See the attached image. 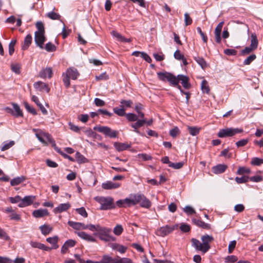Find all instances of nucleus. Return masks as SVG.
<instances>
[{
	"instance_id": "obj_49",
	"label": "nucleus",
	"mask_w": 263,
	"mask_h": 263,
	"mask_svg": "<svg viewBox=\"0 0 263 263\" xmlns=\"http://www.w3.org/2000/svg\"><path fill=\"white\" fill-rule=\"evenodd\" d=\"M263 163V159L258 157H254L251 161V164L253 165L259 166Z\"/></svg>"
},
{
	"instance_id": "obj_10",
	"label": "nucleus",
	"mask_w": 263,
	"mask_h": 263,
	"mask_svg": "<svg viewBox=\"0 0 263 263\" xmlns=\"http://www.w3.org/2000/svg\"><path fill=\"white\" fill-rule=\"evenodd\" d=\"M35 199V196H27L22 198V202H20L18 206L20 208H24L31 205Z\"/></svg>"
},
{
	"instance_id": "obj_56",
	"label": "nucleus",
	"mask_w": 263,
	"mask_h": 263,
	"mask_svg": "<svg viewBox=\"0 0 263 263\" xmlns=\"http://www.w3.org/2000/svg\"><path fill=\"white\" fill-rule=\"evenodd\" d=\"M11 69L12 71L15 72L16 74H19L21 72L20 69H21V66L20 64H12L11 65Z\"/></svg>"
},
{
	"instance_id": "obj_43",
	"label": "nucleus",
	"mask_w": 263,
	"mask_h": 263,
	"mask_svg": "<svg viewBox=\"0 0 263 263\" xmlns=\"http://www.w3.org/2000/svg\"><path fill=\"white\" fill-rule=\"evenodd\" d=\"M135 110L138 114V116L140 118H144V114L143 112L141 111L142 109H143V106L141 103H138L136 104L135 107Z\"/></svg>"
},
{
	"instance_id": "obj_39",
	"label": "nucleus",
	"mask_w": 263,
	"mask_h": 263,
	"mask_svg": "<svg viewBox=\"0 0 263 263\" xmlns=\"http://www.w3.org/2000/svg\"><path fill=\"white\" fill-rule=\"evenodd\" d=\"M75 157L77 161L79 163H84L88 162L87 159L81 155L79 152H77L75 154Z\"/></svg>"
},
{
	"instance_id": "obj_58",
	"label": "nucleus",
	"mask_w": 263,
	"mask_h": 263,
	"mask_svg": "<svg viewBox=\"0 0 263 263\" xmlns=\"http://www.w3.org/2000/svg\"><path fill=\"white\" fill-rule=\"evenodd\" d=\"M76 211L83 217L86 218L88 216V214L86 211L85 208L83 207L77 209Z\"/></svg>"
},
{
	"instance_id": "obj_44",
	"label": "nucleus",
	"mask_w": 263,
	"mask_h": 263,
	"mask_svg": "<svg viewBox=\"0 0 263 263\" xmlns=\"http://www.w3.org/2000/svg\"><path fill=\"white\" fill-rule=\"evenodd\" d=\"M47 16L49 17V18L53 20H60L61 16L60 14H59L57 13L54 12H48L46 14Z\"/></svg>"
},
{
	"instance_id": "obj_26",
	"label": "nucleus",
	"mask_w": 263,
	"mask_h": 263,
	"mask_svg": "<svg viewBox=\"0 0 263 263\" xmlns=\"http://www.w3.org/2000/svg\"><path fill=\"white\" fill-rule=\"evenodd\" d=\"M192 221L195 224L200 228L205 229H210V225L209 224L205 223L204 221H202L201 220L196 219L194 218L192 219Z\"/></svg>"
},
{
	"instance_id": "obj_9",
	"label": "nucleus",
	"mask_w": 263,
	"mask_h": 263,
	"mask_svg": "<svg viewBox=\"0 0 263 263\" xmlns=\"http://www.w3.org/2000/svg\"><path fill=\"white\" fill-rule=\"evenodd\" d=\"M68 224L73 229L77 230H80L81 229H89L90 230V227L92 226V224H85L83 223L74 222L72 221H69L68 222Z\"/></svg>"
},
{
	"instance_id": "obj_60",
	"label": "nucleus",
	"mask_w": 263,
	"mask_h": 263,
	"mask_svg": "<svg viewBox=\"0 0 263 263\" xmlns=\"http://www.w3.org/2000/svg\"><path fill=\"white\" fill-rule=\"evenodd\" d=\"M138 157L142 159L144 161L149 160L152 159V157L150 155L146 154H139L138 155Z\"/></svg>"
},
{
	"instance_id": "obj_7",
	"label": "nucleus",
	"mask_w": 263,
	"mask_h": 263,
	"mask_svg": "<svg viewBox=\"0 0 263 263\" xmlns=\"http://www.w3.org/2000/svg\"><path fill=\"white\" fill-rule=\"evenodd\" d=\"M178 227V224L173 226L166 225L160 228V229L157 231L156 234L158 236L164 237L172 233L175 229H177Z\"/></svg>"
},
{
	"instance_id": "obj_64",
	"label": "nucleus",
	"mask_w": 263,
	"mask_h": 263,
	"mask_svg": "<svg viewBox=\"0 0 263 263\" xmlns=\"http://www.w3.org/2000/svg\"><path fill=\"white\" fill-rule=\"evenodd\" d=\"M184 212L186 214L191 215L196 213L195 211L190 206H186L184 209Z\"/></svg>"
},
{
	"instance_id": "obj_4",
	"label": "nucleus",
	"mask_w": 263,
	"mask_h": 263,
	"mask_svg": "<svg viewBox=\"0 0 263 263\" xmlns=\"http://www.w3.org/2000/svg\"><path fill=\"white\" fill-rule=\"evenodd\" d=\"M95 199L101 204V210H107L115 208L114 199L110 197L97 196Z\"/></svg>"
},
{
	"instance_id": "obj_20",
	"label": "nucleus",
	"mask_w": 263,
	"mask_h": 263,
	"mask_svg": "<svg viewBox=\"0 0 263 263\" xmlns=\"http://www.w3.org/2000/svg\"><path fill=\"white\" fill-rule=\"evenodd\" d=\"M66 74L71 79L76 80L79 76V73L77 69L74 68H69L67 69Z\"/></svg>"
},
{
	"instance_id": "obj_50",
	"label": "nucleus",
	"mask_w": 263,
	"mask_h": 263,
	"mask_svg": "<svg viewBox=\"0 0 263 263\" xmlns=\"http://www.w3.org/2000/svg\"><path fill=\"white\" fill-rule=\"evenodd\" d=\"M16 41L15 40H12L9 45V53L12 55L14 51V46L15 45Z\"/></svg>"
},
{
	"instance_id": "obj_16",
	"label": "nucleus",
	"mask_w": 263,
	"mask_h": 263,
	"mask_svg": "<svg viewBox=\"0 0 263 263\" xmlns=\"http://www.w3.org/2000/svg\"><path fill=\"white\" fill-rule=\"evenodd\" d=\"M71 206L69 202L65 203L60 204L58 206L54 209L53 212L54 213H60L63 212H65L68 210Z\"/></svg>"
},
{
	"instance_id": "obj_61",
	"label": "nucleus",
	"mask_w": 263,
	"mask_h": 263,
	"mask_svg": "<svg viewBox=\"0 0 263 263\" xmlns=\"http://www.w3.org/2000/svg\"><path fill=\"white\" fill-rule=\"evenodd\" d=\"M255 50V49H253L251 46H248L245 47L242 51H241V54L243 55H247L252 52L253 51Z\"/></svg>"
},
{
	"instance_id": "obj_3",
	"label": "nucleus",
	"mask_w": 263,
	"mask_h": 263,
	"mask_svg": "<svg viewBox=\"0 0 263 263\" xmlns=\"http://www.w3.org/2000/svg\"><path fill=\"white\" fill-rule=\"evenodd\" d=\"M36 27L37 31L35 32V42L40 48L43 49V44L46 40L44 26L41 22H37Z\"/></svg>"
},
{
	"instance_id": "obj_51",
	"label": "nucleus",
	"mask_w": 263,
	"mask_h": 263,
	"mask_svg": "<svg viewBox=\"0 0 263 263\" xmlns=\"http://www.w3.org/2000/svg\"><path fill=\"white\" fill-rule=\"evenodd\" d=\"M249 180V177L248 176H242L241 177H236L235 178V181L237 183H243L247 182Z\"/></svg>"
},
{
	"instance_id": "obj_40",
	"label": "nucleus",
	"mask_w": 263,
	"mask_h": 263,
	"mask_svg": "<svg viewBox=\"0 0 263 263\" xmlns=\"http://www.w3.org/2000/svg\"><path fill=\"white\" fill-rule=\"evenodd\" d=\"M194 60L201 67L204 69L207 66V64L203 58L199 57H194Z\"/></svg>"
},
{
	"instance_id": "obj_32",
	"label": "nucleus",
	"mask_w": 263,
	"mask_h": 263,
	"mask_svg": "<svg viewBox=\"0 0 263 263\" xmlns=\"http://www.w3.org/2000/svg\"><path fill=\"white\" fill-rule=\"evenodd\" d=\"M12 104L13 107V116L17 117L23 116V112L20 106L16 103H12Z\"/></svg>"
},
{
	"instance_id": "obj_15",
	"label": "nucleus",
	"mask_w": 263,
	"mask_h": 263,
	"mask_svg": "<svg viewBox=\"0 0 263 263\" xmlns=\"http://www.w3.org/2000/svg\"><path fill=\"white\" fill-rule=\"evenodd\" d=\"M34 87L40 91H45L46 92H49L50 90V88L48 87V85L41 81H38L35 82L33 84Z\"/></svg>"
},
{
	"instance_id": "obj_34",
	"label": "nucleus",
	"mask_w": 263,
	"mask_h": 263,
	"mask_svg": "<svg viewBox=\"0 0 263 263\" xmlns=\"http://www.w3.org/2000/svg\"><path fill=\"white\" fill-rule=\"evenodd\" d=\"M187 129L190 135L193 136L198 135L201 129V128L196 126H187Z\"/></svg>"
},
{
	"instance_id": "obj_31",
	"label": "nucleus",
	"mask_w": 263,
	"mask_h": 263,
	"mask_svg": "<svg viewBox=\"0 0 263 263\" xmlns=\"http://www.w3.org/2000/svg\"><path fill=\"white\" fill-rule=\"evenodd\" d=\"M42 233L44 235L49 234L52 230V227L47 224H44L40 227Z\"/></svg>"
},
{
	"instance_id": "obj_48",
	"label": "nucleus",
	"mask_w": 263,
	"mask_h": 263,
	"mask_svg": "<svg viewBox=\"0 0 263 263\" xmlns=\"http://www.w3.org/2000/svg\"><path fill=\"white\" fill-rule=\"evenodd\" d=\"M45 48L46 51L48 52H52L56 50L55 46L51 42H48L45 45Z\"/></svg>"
},
{
	"instance_id": "obj_21",
	"label": "nucleus",
	"mask_w": 263,
	"mask_h": 263,
	"mask_svg": "<svg viewBox=\"0 0 263 263\" xmlns=\"http://www.w3.org/2000/svg\"><path fill=\"white\" fill-rule=\"evenodd\" d=\"M112 35L115 37L117 41L121 42H130L132 41L130 39H126L122 36L120 33L116 31H112L111 32Z\"/></svg>"
},
{
	"instance_id": "obj_19",
	"label": "nucleus",
	"mask_w": 263,
	"mask_h": 263,
	"mask_svg": "<svg viewBox=\"0 0 263 263\" xmlns=\"http://www.w3.org/2000/svg\"><path fill=\"white\" fill-rule=\"evenodd\" d=\"M179 82L181 81V83L184 88L188 89L191 87V84L189 83V78L184 75L179 74Z\"/></svg>"
},
{
	"instance_id": "obj_53",
	"label": "nucleus",
	"mask_w": 263,
	"mask_h": 263,
	"mask_svg": "<svg viewBox=\"0 0 263 263\" xmlns=\"http://www.w3.org/2000/svg\"><path fill=\"white\" fill-rule=\"evenodd\" d=\"M63 81L66 87L68 88L70 86V78L66 74H63Z\"/></svg>"
},
{
	"instance_id": "obj_1",
	"label": "nucleus",
	"mask_w": 263,
	"mask_h": 263,
	"mask_svg": "<svg viewBox=\"0 0 263 263\" xmlns=\"http://www.w3.org/2000/svg\"><path fill=\"white\" fill-rule=\"evenodd\" d=\"M202 242L196 238H192L191 242L192 246L197 251H200L202 254L207 252L210 249V243L212 242L214 238L211 235L208 234L203 235L201 238Z\"/></svg>"
},
{
	"instance_id": "obj_28",
	"label": "nucleus",
	"mask_w": 263,
	"mask_h": 263,
	"mask_svg": "<svg viewBox=\"0 0 263 263\" xmlns=\"http://www.w3.org/2000/svg\"><path fill=\"white\" fill-rule=\"evenodd\" d=\"M32 100L40 107L41 111L44 115L47 114V111L43 105L40 102L38 98L35 96H32Z\"/></svg>"
},
{
	"instance_id": "obj_57",
	"label": "nucleus",
	"mask_w": 263,
	"mask_h": 263,
	"mask_svg": "<svg viewBox=\"0 0 263 263\" xmlns=\"http://www.w3.org/2000/svg\"><path fill=\"white\" fill-rule=\"evenodd\" d=\"M184 163L182 162H180L178 163H170V167H172L174 169H180L183 166Z\"/></svg>"
},
{
	"instance_id": "obj_63",
	"label": "nucleus",
	"mask_w": 263,
	"mask_h": 263,
	"mask_svg": "<svg viewBox=\"0 0 263 263\" xmlns=\"http://www.w3.org/2000/svg\"><path fill=\"white\" fill-rule=\"evenodd\" d=\"M9 200L12 203H15L22 202V198L18 195L14 197H10Z\"/></svg>"
},
{
	"instance_id": "obj_33",
	"label": "nucleus",
	"mask_w": 263,
	"mask_h": 263,
	"mask_svg": "<svg viewBox=\"0 0 263 263\" xmlns=\"http://www.w3.org/2000/svg\"><path fill=\"white\" fill-rule=\"evenodd\" d=\"M46 136L48 143H51L52 146L54 148L55 151H56L58 153L60 154V153H61V149L57 146L55 141L52 139L51 136L50 135H47Z\"/></svg>"
},
{
	"instance_id": "obj_41",
	"label": "nucleus",
	"mask_w": 263,
	"mask_h": 263,
	"mask_svg": "<svg viewBox=\"0 0 263 263\" xmlns=\"http://www.w3.org/2000/svg\"><path fill=\"white\" fill-rule=\"evenodd\" d=\"M120 107L121 108H117V107H115L114 108V111L115 114H116L117 115H118V116H125V115L126 114L125 113V108H124V105H120Z\"/></svg>"
},
{
	"instance_id": "obj_38",
	"label": "nucleus",
	"mask_w": 263,
	"mask_h": 263,
	"mask_svg": "<svg viewBox=\"0 0 263 263\" xmlns=\"http://www.w3.org/2000/svg\"><path fill=\"white\" fill-rule=\"evenodd\" d=\"M110 233H107L102 236H100L99 238L101 240L104 241L105 242L115 241L116 239L115 238L114 236L110 235Z\"/></svg>"
},
{
	"instance_id": "obj_18",
	"label": "nucleus",
	"mask_w": 263,
	"mask_h": 263,
	"mask_svg": "<svg viewBox=\"0 0 263 263\" xmlns=\"http://www.w3.org/2000/svg\"><path fill=\"white\" fill-rule=\"evenodd\" d=\"M48 215L49 212L47 209H40L34 210L32 213V215L35 218H41Z\"/></svg>"
},
{
	"instance_id": "obj_55",
	"label": "nucleus",
	"mask_w": 263,
	"mask_h": 263,
	"mask_svg": "<svg viewBox=\"0 0 263 263\" xmlns=\"http://www.w3.org/2000/svg\"><path fill=\"white\" fill-rule=\"evenodd\" d=\"M184 22L186 26L190 25L192 23L193 20L188 13L184 14Z\"/></svg>"
},
{
	"instance_id": "obj_36",
	"label": "nucleus",
	"mask_w": 263,
	"mask_h": 263,
	"mask_svg": "<svg viewBox=\"0 0 263 263\" xmlns=\"http://www.w3.org/2000/svg\"><path fill=\"white\" fill-rule=\"evenodd\" d=\"M115 258H112L109 255H104L103 256L101 260L100 261V263H115Z\"/></svg>"
},
{
	"instance_id": "obj_27",
	"label": "nucleus",
	"mask_w": 263,
	"mask_h": 263,
	"mask_svg": "<svg viewBox=\"0 0 263 263\" xmlns=\"http://www.w3.org/2000/svg\"><path fill=\"white\" fill-rule=\"evenodd\" d=\"M32 43V36L30 34H28L25 38L24 43L22 45V48L25 50L28 49Z\"/></svg>"
},
{
	"instance_id": "obj_13",
	"label": "nucleus",
	"mask_w": 263,
	"mask_h": 263,
	"mask_svg": "<svg viewBox=\"0 0 263 263\" xmlns=\"http://www.w3.org/2000/svg\"><path fill=\"white\" fill-rule=\"evenodd\" d=\"M47 135H50L47 133L43 132L40 130L39 133H35V136L37 139L43 144L48 145V141L47 140Z\"/></svg>"
},
{
	"instance_id": "obj_8",
	"label": "nucleus",
	"mask_w": 263,
	"mask_h": 263,
	"mask_svg": "<svg viewBox=\"0 0 263 263\" xmlns=\"http://www.w3.org/2000/svg\"><path fill=\"white\" fill-rule=\"evenodd\" d=\"M90 231L96 232L95 233L96 236H98L100 238V236H102L104 234L107 233H111V230L110 229L101 227L100 224H92L90 227Z\"/></svg>"
},
{
	"instance_id": "obj_23",
	"label": "nucleus",
	"mask_w": 263,
	"mask_h": 263,
	"mask_svg": "<svg viewBox=\"0 0 263 263\" xmlns=\"http://www.w3.org/2000/svg\"><path fill=\"white\" fill-rule=\"evenodd\" d=\"M120 186V184L114 183L111 181H107L102 183V187L105 190H111L117 189Z\"/></svg>"
},
{
	"instance_id": "obj_54",
	"label": "nucleus",
	"mask_w": 263,
	"mask_h": 263,
	"mask_svg": "<svg viewBox=\"0 0 263 263\" xmlns=\"http://www.w3.org/2000/svg\"><path fill=\"white\" fill-rule=\"evenodd\" d=\"M256 58L255 54H252L249 55L243 62L244 65H249Z\"/></svg>"
},
{
	"instance_id": "obj_42",
	"label": "nucleus",
	"mask_w": 263,
	"mask_h": 263,
	"mask_svg": "<svg viewBox=\"0 0 263 263\" xmlns=\"http://www.w3.org/2000/svg\"><path fill=\"white\" fill-rule=\"evenodd\" d=\"M15 144V142L14 141H10L9 142H5L3 143V146L1 148V151H5L10 147H11L12 146H13Z\"/></svg>"
},
{
	"instance_id": "obj_47",
	"label": "nucleus",
	"mask_w": 263,
	"mask_h": 263,
	"mask_svg": "<svg viewBox=\"0 0 263 263\" xmlns=\"http://www.w3.org/2000/svg\"><path fill=\"white\" fill-rule=\"evenodd\" d=\"M171 73H167V72H165V73L158 72L157 73L159 79L160 80H162L163 81H168L167 78H168V77L171 75Z\"/></svg>"
},
{
	"instance_id": "obj_52",
	"label": "nucleus",
	"mask_w": 263,
	"mask_h": 263,
	"mask_svg": "<svg viewBox=\"0 0 263 263\" xmlns=\"http://www.w3.org/2000/svg\"><path fill=\"white\" fill-rule=\"evenodd\" d=\"M123 231V229L121 225L118 224L114 229V233L115 235L119 236L121 234Z\"/></svg>"
},
{
	"instance_id": "obj_46",
	"label": "nucleus",
	"mask_w": 263,
	"mask_h": 263,
	"mask_svg": "<svg viewBox=\"0 0 263 263\" xmlns=\"http://www.w3.org/2000/svg\"><path fill=\"white\" fill-rule=\"evenodd\" d=\"M250 170L248 167H239L237 171V174L238 175H243L244 174H250Z\"/></svg>"
},
{
	"instance_id": "obj_5",
	"label": "nucleus",
	"mask_w": 263,
	"mask_h": 263,
	"mask_svg": "<svg viewBox=\"0 0 263 263\" xmlns=\"http://www.w3.org/2000/svg\"><path fill=\"white\" fill-rule=\"evenodd\" d=\"M242 128H226L220 129L217 134L219 138L232 137L235 135L243 132Z\"/></svg>"
},
{
	"instance_id": "obj_17",
	"label": "nucleus",
	"mask_w": 263,
	"mask_h": 263,
	"mask_svg": "<svg viewBox=\"0 0 263 263\" xmlns=\"http://www.w3.org/2000/svg\"><path fill=\"white\" fill-rule=\"evenodd\" d=\"M77 235L82 239L90 242H96V239L92 236L85 233V232H77Z\"/></svg>"
},
{
	"instance_id": "obj_25",
	"label": "nucleus",
	"mask_w": 263,
	"mask_h": 263,
	"mask_svg": "<svg viewBox=\"0 0 263 263\" xmlns=\"http://www.w3.org/2000/svg\"><path fill=\"white\" fill-rule=\"evenodd\" d=\"M114 145L118 152L123 151L130 147L129 144L120 142H115Z\"/></svg>"
},
{
	"instance_id": "obj_11",
	"label": "nucleus",
	"mask_w": 263,
	"mask_h": 263,
	"mask_svg": "<svg viewBox=\"0 0 263 263\" xmlns=\"http://www.w3.org/2000/svg\"><path fill=\"white\" fill-rule=\"evenodd\" d=\"M224 24V22H221L219 23L217 26H216L215 29V36L216 41L218 43H220L221 42V32L222 28L223 27Z\"/></svg>"
},
{
	"instance_id": "obj_30",
	"label": "nucleus",
	"mask_w": 263,
	"mask_h": 263,
	"mask_svg": "<svg viewBox=\"0 0 263 263\" xmlns=\"http://www.w3.org/2000/svg\"><path fill=\"white\" fill-rule=\"evenodd\" d=\"M26 180V177L24 176L17 177L13 178L10 181V184L12 186L17 185Z\"/></svg>"
},
{
	"instance_id": "obj_45",
	"label": "nucleus",
	"mask_w": 263,
	"mask_h": 263,
	"mask_svg": "<svg viewBox=\"0 0 263 263\" xmlns=\"http://www.w3.org/2000/svg\"><path fill=\"white\" fill-rule=\"evenodd\" d=\"M126 119L130 122H134L137 120L138 117L136 114L128 113L125 115Z\"/></svg>"
},
{
	"instance_id": "obj_29",
	"label": "nucleus",
	"mask_w": 263,
	"mask_h": 263,
	"mask_svg": "<svg viewBox=\"0 0 263 263\" xmlns=\"http://www.w3.org/2000/svg\"><path fill=\"white\" fill-rule=\"evenodd\" d=\"M258 45V41L255 33H252L251 35V46L253 49H256Z\"/></svg>"
},
{
	"instance_id": "obj_62",
	"label": "nucleus",
	"mask_w": 263,
	"mask_h": 263,
	"mask_svg": "<svg viewBox=\"0 0 263 263\" xmlns=\"http://www.w3.org/2000/svg\"><path fill=\"white\" fill-rule=\"evenodd\" d=\"M236 245V240H233L230 241L228 247V252L229 253H231L234 250Z\"/></svg>"
},
{
	"instance_id": "obj_22",
	"label": "nucleus",
	"mask_w": 263,
	"mask_h": 263,
	"mask_svg": "<svg viewBox=\"0 0 263 263\" xmlns=\"http://www.w3.org/2000/svg\"><path fill=\"white\" fill-rule=\"evenodd\" d=\"M59 240V237L57 236H54L52 237H48L46 239V241L52 245V246L50 247L52 249H57L59 248V245H58V242Z\"/></svg>"
},
{
	"instance_id": "obj_59",
	"label": "nucleus",
	"mask_w": 263,
	"mask_h": 263,
	"mask_svg": "<svg viewBox=\"0 0 263 263\" xmlns=\"http://www.w3.org/2000/svg\"><path fill=\"white\" fill-rule=\"evenodd\" d=\"M24 105H25V107L26 109L28 110V112H30L31 114L34 115H36V110L33 107L30 106L26 102L24 103Z\"/></svg>"
},
{
	"instance_id": "obj_12",
	"label": "nucleus",
	"mask_w": 263,
	"mask_h": 263,
	"mask_svg": "<svg viewBox=\"0 0 263 263\" xmlns=\"http://www.w3.org/2000/svg\"><path fill=\"white\" fill-rule=\"evenodd\" d=\"M53 72L51 68L47 67L43 69L39 72V77L41 78L45 79L46 78H51L52 77Z\"/></svg>"
},
{
	"instance_id": "obj_14",
	"label": "nucleus",
	"mask_w": 263,
	"mask_h": 263,
	"mask_svg": "<svg viewBox=\"0 0 263 263\" xmlns=\"http://www.w3.org/2000/svg\"><path fill=\"white\" fill-rule=\"evenodd\" d=\"M228 168L227 165L224 164H219L212 168V171L215 174H221L225 172Z\"/></svg>"
},
{
	"instance_id": "obj_37",
	"label": "nucleus",
	"mask_w": 263,
	"mask_h": 263,
	"mask_svg": "<svg viewBox=\"0 0 263 263\" xmlns=\"http://www.w3.org/2000/svg\"><path fill=\"white\" fill-rule=\"evenodd\" d=\"M167 78V81H168L172 85H173L174 86L178 85V83H179L178 75L177 76V77H175L172 74H171V75Z\"/></svg>"
},
{
	"instance_id": "obj_35",
	"label": "nucleus",
	"mask_w": 263,
	"mask_h": 263,
	"mask_svg": "<svg viewBox=\"0 0 263 263\" xmlns=\"http://www.w3.org/2000/svg\"><path fill=\"white\" fill-rule=\"evenodd\" d=\"M201 89L203 93H206L207 94L209 93L210 88L209 87L207 81H206L205 80H203L202 81L201 84Z\"/></svg>"
},
{
	"instance_id": "obj_2",
	"label": "nucleus",
	"mask_w": 263,
	"mask_h": 263,
	"mask_svg": "<svg viewBox=\"0 0 263 263\" xmlns=\"http://www.w3.org/2000/svg\"><path fill=\"white\" fill-rule=\"evenodd\" d=\"M130 198L132 205L139 204L141 207L146 209H149L152 205L151 201L142 194H131Z\"/></svg>"
},
{
	"instance_id": "obj_6",
	"label": "nucleus",
	"mask_w": 263,
	"mask_h": 263,
	"mask_svg": "<svg viewBox=\"0 0 263 263\" xmlns=\"http://www.w3.org/2000/svg\"><path fill=\"white\" fill-rule=\"evenodd\" d=\"M95 130L98 131L103 134L105 136L110 138H116L117 137L118 132L116 130H112L108 126H96L93 127Z\"/></svg>"
},
{
	"instance_id": "obj_24",
	"label": "nucleus",
	"mask_w": 263,
	"mask_h": 263,
	"mask_svg": "<svg viewBox=\"0 0 263 263\" xmlns=\"http://www.w3.org/2000/svg\"><path fill=\"white\" fill-rule=\"evenodd\" d=\"M116 203L117 205L119 207H129L132 206L130 196L129 197V198H126L125 199L118 200Z\"/></svg>"
}]
</instances>
